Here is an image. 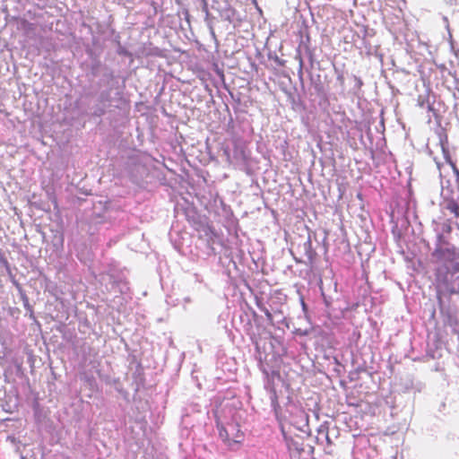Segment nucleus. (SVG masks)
Masks as SVG:
<instances>
[{
	"label": "nucleus",
	"instance_id": "obj_1",
	"mask_svg": "<svg viewBox=\"0 0 459 459\" xmlns=\"http://www.w3.org/2000/svg\"><path fill=\"white\" fill-rule=\"evenodd\" d=\"M432 256L437 263L435 270L436 282L441 286H447L454 274L459 273V251L455 247L437 246Z\"/></svg>",
	"mask_w": 459,
	"mask_h": 459
},
{
	"label": "nucleus",
	"instance_id": "obj_2",
	"mask_svg": "<svg viewBox=\"0 0 459 459\" xmlns=\"http://www.w3.org/2000/svg\"><path fill=\"white\" fill-rule=\"evenodd\" d=\"M217 427L219 436L228 446L243 440L244 433L240 430L238 424L227 423L225 426L218 424Z\"/></svg>",
	"mask_w": 459,
	"mask_h": 459
},
{
	"label": "nucleus",
	"instance_id": "obj_3",
	"mask_svg": "<svg viewBox=\"0 0 459 459\" xmlns=\"http://www.w3.org/2000/svg\"><path fill=\"white\" fill-rule=\"evenodd\" d=\"M302 248L304 250V255L307 258V263L312 264L316 258V252L312 247V241L310 238H308L302 245Z\"/></svg>",
	"mask_w": 459,
	"mask_h": 459
},
{
	"label": "nucleus",
	"instance_id": "obj_4",
	"mask_svg": "<svg viewBox=\"0 0 459 459\" xmlns=\"http://www.w3.org/2000/svg\"><path fill=\"white\" fill-rule=\"evenodd\" d=\"M446 209L448 210L451 213H453L455 217H459V204L455 200H447Z\"/></svg>",
	"mask_w": 459,
	"mask_h": 459
},
{
	"label": "nucleus",
	"instance_id": "obj_5",
	"mask_svg": "<svg viewBox=\"0 0 459 459\" xmlns=\"http://www.w3.org/2000/svg\"><path fill=\"white\" fill-rule=\"evenodd\" d=\"M258 307L264 313L265 316H266V319L270 322V323H273V315L272 313L269 311L268 308H266L265 307L258 304Z\"/></svg>",
	"mask_w": 459,
	"mask_h": 459
},
{
	"label": "nucleus",
	"instance_id": "obj_6",
	"mask_svg": "<svg viewBox=\"0 0 459 459\" xmlns=\"http://www.w3.org/2000/svg\"><path fill=\"white\" fill-rule=\"evenodd\" d=\"M444 230H445V231H446V233H448V234H449V233H451V231H452V226H451V224H450L449 222L446 223V224L444 225Z\"/></svg>",
	"mask_w": 459,
	"mask_h": 459
},
{
	"label": "nucleus",
	"instance_id": "obj_7",
	"mask_svg": "<svg viewBox=\"0 0 459 459\" xmlns=\"http://www.w3.org/2000/svg\"><path fill=\"white\" fill-rule=\"evenodd\" d=\"M453 170H454L455 175L457 178V180H459V169L454 165L453 166Z\"/></svg>",
	"mask_w": 459,
	"mask_h": 459
},
{
	"label": "nucleus",
	"instance_id": "obj_8",
	"mask_svg": "<svg viewBox=\"0 0 459 459\" xmlns=\"http://www.w3.org/2000/svg\"><path fill=\"white\" fill-rule=\"evenodd\" d=\"M438 239H439L440 241H442L443 243L447 244V243L444 240V238H443V236H442V235H439V236H438Z\"/></svg>",
	"mask_w": 459,
	"mask_h": 459
}]
</instances>
